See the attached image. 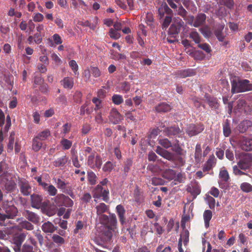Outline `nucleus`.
<instances>
[{
  "mask_svg": "<svg viewBox=\"0 0 252 252\" xmlns=\"http://www.w3.org/2000/svg\"><path fill=\"white\" fill-rule=\"evenodd\" d=\"M203 129L204 127L202 126L191 125L188 127L187 132L191 137L200 133Z\"/></svg>",
  "mask_w": 252,
  "mask_h": 252,
  "instance_id": "6e6552de",
  "label": "nucleus"
},
{
  "mask_svg": "<svg viewBox=\"0 0 252 252\" xmlns=\"http://www.w3.org/2000/svg\"><path fill=\"white\" fill-rule=\"evenodd\" d=\"M114 168V165L110 161H107L103 165L102 170L105 172H110Z\"/></svg>",
  "mask_w": 252,
  "mask_h": 252,
  "instance_id": "58836bf2",
  "label": "nucleus"
},
{
  "mask_svg": "<svg viewBox=\"0 0 252 252\" xmlns=\"http://www.w3.org/2000/svg\"><path fill=\"white\" fill-rule=\"evenodd\" d=\"M26 235L24 233H21L15 236L13 238V243L15 245L21 246L22 243L26 238Z\"/></svg>",
  "mask_w": 252,
  "mask_h": 252,
  "instance_id": "a211bd4d",
  "label": "nucleus"
},
{
  "mask_svg": "<svg viewBox=\"0 0 252 252\" xmlns=\"http://www.w3.org/2000/svg\"><path fill=\"white\" fill-rule=\"evenodd\" d=\"M241 148L245 151H249L252 150V139L243 138L240 143Z\"/></svg>",
  "mask_w": 252,
  "mask_h": 252,
  "instance_id": "9b49d317",
  "label": "nucleus"
},
{
  "mask_svg": "<svg viewBox=\"0 0 252 252\" xmlns=\"http://www.w3.org/2000/svg\"><path fill=\"white\" fill-rule=\"evenodd\" d=\"M223 134H224V136L226 137H228L230 134L231 130H230V128L229 126V125L227 123H226L223 126Z\"/></svg>",
  "mask_w": 252,
  "mask_h": 252,
  "instance_id": "69168bd1",
  "label": "nucleus"
},
{
  "mask_svg": "<svg viewBox=\"0 0 252 252\" xmlns=\"http://www.w3.org/2000/svg\"><path fill=\"white\" fill-rule=\"evenodd\" d=\"M112 100L113 102L116 105H119L124 101L122 96L117 94H114L112 96Z\"/></svg>",
  "mask_w": 252,
  "mask_h": 252,
  "instance_id": "c9c22d12",
  "label": "nucleus"
},
{
  "mask_svg": "<svg viewBox=\"0 0 252 252\" xmlns=\"http://www.w3.org/2000/svg\"><path fill=\"white\" fill-rule=\"evenodd\" d=\"M70 129V125L68 124V123H66L64 124L63 126L62 130L61 131V134L63 136H65V135L68 133Z\"/></svg>",
  "mask_w": 252,
  "mask_h": 252,
  "instance_id": "5fc2aeb1",
  "label": "nucleus"
},
{
  "mask_svg": "<svg viewBox=\"0 0 252 252\" xmlns=\"http://www.w3.org/2000/svg\"><path fill=\"white\" fill-rule=\"evenodd\" d=\"M52 40L54 41V42L57 45L61 44L63 42V40L62 39L61 37L59 34L57 33H55L52 36Z\"/></svg>",
  "mask_w": 252,
  "mask_h": 252,
  "instance_id": "603ef678",
  "label": "nucleus"
},
{
  "mask_svg": "<svg viewBox=\"0 0 252 252\" xmlns=\"http://www.w3.org/2000/svg\"><path fill=\"white\" fill-rule=\"evenodd\" d=\"M163 181L159 178L154 177L152 179V184L155 186L162 185Z\"/></svg>",
  "mask_w": 252,
  "mask_h": 252,
  "instance_id": "680f3d73",
  "label": "nucleus"
},
{
  "mask_svg": "<svg viewBox=\"0 0 252 252\" xmlns=\"http://www.w3.org/2000/svg\"><path fill=\"white\" fill-rule=\"evenodd\" d=\"M175 171L171 169L165 170L163 173V177L169 180H173L175 178Z\"/></svg>",
  "mask_w": 252,
  "mask_h": 252,
  "instance_id": "4be33fe9",
  "label": "nucleus"
},
{
  "mask_svg": "<svg viewBox=\"0 0 252 252\" xmlns=\"http://www.w3.org/2000/svg\"><path fill=\"white\" fill-rule=\"evenodd\" d=\"M1 184L4 186L7 191H11L16 188V183L10 175H5L0 176Z\"/></svg>",
  "mask_w": 252,
  "mask_h": 252,
  "instance_id": "20e7f679",
  "label": "nucleus"
},
{
  "mask_svg": "<svg viewBox=\"0 0 252 252\" xmlns=\"http://www.w3.org/2000/svg\"><path fill=\"white\" fill-rule=\"evenodd\" d=\"M33 20L35 22H40L43 21L44 19L43 15L39 13H36L34 14L33 17Z\"/></svg>",
  "mask_w": 252,
  "mask_h": 252,
  "instance_id": "6e6d98bb",
  "label": "nucleus"
},
{
  "mask_svg": "<svg viewBox=\"0 0 252 252\" xmlns=\"http://www.w3.org/2000/svg\"><path fill=\"white\" fill-rule=\"evenodd\" d=\"M31 198L32 206L35 208H39L42 201V196L38 194H32Z\"/></svg>",
  "mask_w": 252,
  "mask_h": 252,
  "instance_id": "9d476101",
  "label": "nucleus"
},
{
  "mask_svg": "<svg viewBox=\"0 0 252 252\" xmlns=\"http://www.w3.org/2000/svg\"><path fill=\"white\" fill-rule=\"evenodd\" d=\"M20 226L22 228H25L29 230H32L33 226L29 221L24 220L20 223Z\"/></svg>",
  "mask_w": 252,
  "mask_h": 252,
  "instance_id": "ea45409f",
  "label": "nucleus"
},
{
  "mask_svg": "<svg viewBox=\"0 0 252 252\" xmlns=\"http://www.w3.org/2000/svg\"><path fill=\"white\" fill-rule=\"evenodd\" d=\"M90 70L93 76L95 78L98 77L100 75V71L97 67H92Z\"/></svg>",
  "mask_w": 252,
  "mask_h": 252,
  "instance_id": "4d7b16f0",
  "label": "nucleus"
},
{
  "mask_svg": "<svg viewBox=\"0 0 252 252\" xmlns=\"http://www.w3.org/2000/svg\"><path fill=\"white\" fill-rule=\"evenodd\" d=\"M206 16L205 14L199 13L195 18L193 27H198L204 24L206 21Z\"/></svg>",
  "mask_w": 252,
  "mask_h": 252,
  "instance_id": "2eb2a0df",
  "label": "nucleus"
},
{
  "mask_svg": "<svg viewBox=\"0 0 252 252\" xmlns=\"http://www.w3.org/2000/svg\"><path fill=\"white\" fill-rule=\"evenodd\" d=\"M69 65L71 68L74 75H78L79 73L78 72V66L76 62L74 60H71L69 62Z\"/></svg>",
  "mask_w": 252,
  "mask_h": 252,
  "instance_id": "e433bc0d",
  "label": "nucleus"
},
{
  "mask_svg": "<svg viewBox=\"0 0 252 252\" xmlns=\"http://www.w3.org/2000/svg\"><path fill=\"white\" fill-rule=\"evenodd\" d=\"M56 183L59 189H65L66 188V184L63 180L59 178L57 179Z\"/></svg>",
  "mask_w": 252,
  "mask_h": 252,
  "instance_id": "052dcab7",
  "label": "nucleus"
},
{
  "mask_svg": "<svg viewBox=\"0 0 252 252\" xmlns=\"http://www.w3.org/2000/svg\"><path fill=\"white\" fill-rule=\"evenodd\" d=\"M231 92L233 94L252 90V85L248 80H233L231 82Z\"/></svg>",
  "mask_w": 252,
  "mask_h": 252,
  "instance_id": "7ed1b4c3",
  "label": "nucleus"
},
{
  "mask_svg": "<svg viewBox=\"0 0 252 252\" xmlns=\"http://www.w3.org/2000/svg\"><path fill=\"white\" fill-rule=\"evenodd\" d=\"M189 240V232L187 230L183 231L180 235L179 242L182 243L183 242L184 245H187Z\"/></svg>",
  "mask_w": 252,
  "mask_h": 252,
  "instance_id": "412c9836",
  "label": "nucleus"
},
{
  "mask_svg": "<svg viewBox=\"0 0 252 252\" xmlns=\"http://www.w3.org/2000/svg\"><path fill=\"white\" fill-rule=\"evenodd\" d=\"M52 239L54 243L59 245H62L64 243L63 238L57 234H54L52 237Z\"/></svg>",
  "mask_w": 252,
  "mask_h": 252,
  "instance_id": "4c0bfd02",
  "label": "nucleus"
},
{
  "mask_svg": "<svg viewBox=\"0 0 252 252\" xmlns=\"http://www.w3.org/2000/svg\"><path fill=\"white\" fill-rule=\"evenodd\" d=\"M62 84L63 87L66 89H71L74 85L73 79L72 78L66 77L62 81Z\"/></svg>",
  "mask_w": 252,
  "mask_h": 252,
  "instance_id": "6ab92c4d",
  "label": "nucleus"
},
{
  "mask_svg": "<svg viewBox=\"0 0 252 252\" xmlns=\"http://www.w3.org/2000/svg\"><path fill=\"white\" fill-rule=\"evenodd\" d=\"M120 89L123 93H126L129 91L130 89V85L128 82H124L122 83Z\"/></svg>",
  "mask_w": 252,
  "mask_h": 252,
  "instance_id": "c03bdc74",
  "label": "nucleus"
},
{
  "mask_svg": "<svg viewBox=\"0 0 252 252\" xmlns=\"http://www.w3.org/2000/svg\"><path fill=\"white\" fill-rule=\"evenodd\" d=\"M38 140L36 137L32 140V149L35 152L38 151L42 146V142H40Z\"/></svg>",
  "mask_w": 252,
  "mask_h": 252,
  "instance_id": "cd10ccee",
  "label": "nucleus"
},
{
  "mask_svg": "<svg viewBox=\"0 0 252 252\" xmlns=\"http://www.w3.org/2000/svg\"><path fill=\"white\" fill-rule=\"evenodd\" d=\"M172 21V17L170 16H166L162 25V29H166Z\"/></svg>",
  "mask_w": 252,
  "mask_h": 252,
  "instance_id": "3c124183",
  "label": "nucleus"
},
{
  "mask_svg": "<svg viewBox=\"0 0 252 252\" xmlns=\"http://www.w3.org/2000/svg\"><path fill=\"white\" fill-rule=\"evenodd\" d=\"M198 44V47L201 49L205 51L206 53H210L211 51L210 46L207 43L200 44V43Z\"/></svg>",
  "mask_w": 252,
  "mask_h": 252,
  "instance_id": "13d9d810",
  "label": "nucleus"
},
{
  "mask_svg": "<svg viewBox=\"0 0 252 252\" xmlns=\"http://www.w3.org/2000/svg\"><path fill=\"white\" fill-rule=\"evenodd\" d=\"M96 213L98 215L102 214L107 210V206L103 203H101L97 205L95 207Z\"/></svg>",
  "mask_w": 252,
  "mask_h": 252,
  "instance_id": "7c9ffc66",
  "label": "nucleus"
},
{
  "mask_svg": "<svg viewBox=\"0 0 252 252\" xmlns=\"http://www.w3.org/2000/svg\"><path fill=\"white\" fill-rule=\"evenodd\" d=\"M19 186L20 190L24 195H29L31 193L32 189L27 181H21Z\"/></svg>",
  "mask_w": 252,
  "mask_h": 252,
  "instance_id": "1a4fd4ad",
  "label": "nucleus"
},
{
  "mask_svg": "<svg viewBox=\"0 0 252 252\" xmlns=\"http://www.w3.org/2000/svg\"><path fill=\"white\" fill-rule=\"evenodd\" d=\"M184 178L183 175L181 173H175V178L173 180L178 183H181L184 181Z\"/></svg>",
  "mask_w": 252,
  "mask_h": 252,
  "instance_id": "0e129e2a",
  "label": "nucleus"
},
{
  "mask_svg": "<svg viewBox=\"0 0 252 252\" xmlns=\"http://www.w3.org/2000/svg\"><path fill=\"white\" fill-rule=\"evenodd\" d=\"M50 135V132L48 129H45L39 133L37 136H36L38 139L40 140H44Z\"/></svg>",
  "mask_w": 252,
  "mask_h": 252,
  "instance_id": "473e14b6",
  "label": "nucleus"
},
{
  "mask_svg": "<svg viewBox=\"0 0 252 252\" xmlns=\"http://www.w3.org/2000/svg\"><path fill=\"white\" fill-rule=\"evenodd\" d=\"M1 207L5 213H0V221L13 219L17 215L18 210L11 202L4 201L3 202Z\"/></svg>",
  "mask_w": 252,
  "mask_h": 252,
  "instance_id": "f03ea898",
  "label": "nucleus"
},
{
  "mask_svg": "<svg viewBox=\"0 0 252 252\" xmlns=\"http://www.w3.org/2000/svg\"><path fill=\"white\" fill-rule=\"evenodd\" d=\"M164 132L167 136H177L180 134L181 131L178 127L171 126L165 128L164 130Z\"/></svg>",
  "mask_w": 252,
  "mask_h": 252,
  "instance_id": "dca6fc26",
  "label": "nucleus"
},
{
  "mask_svg": "<svg viewBox=\"0 0 252 252\" xmlns=\"http://www.w3.org/2000/svg\"><path fill=\"white\" fill-rule=\"evenodd\" d=\"M189 37L196 44H199L201 41V37L195 30H193L190 32Z\"/></svg>",
  "mask_w": 252,
  "mask_h": 252,
  "instance_id": "c756f323",
  "label": "nucleus"
},
{
  "mask_svg": "<svg viewBox=\"0 0 252 252\" xmlns=\"http://www.w3.org/2000/svg\"><path fill=\"white\" fill-rule=\"evenodd\" d=\"M41 228L46 233H52L57 230V227L55 226L51 222L47 221L42 224Z\"/></svg>",
  "mask_w": 252,
  "mask_h": 252,
  "instance_id": "f8f14e48",
  "label": "nucleus"
},
{
  "mask_svg": "<svg viewBox=\"0 0 252 252\" xmlns=\"http://www.w3.org/2000/svg\"><path fill=\"white\" fill-rule=\"evenodd\" d=\"M118 31H116V30H114L111 28L109 31V35L110 36L114 39H117L119 38L121 36L120 34L118 32Z\"/></svg>",
  "mask_w": 252,
  "mask_h": 252,
  "instance_id": "8fccbe9b",
  "label": "nucleus"
},
{
  "mask_svg": "<svg viewBox=\"0 0 252 252\" xmlns=\"http://www.w3.org/2000/svg\"><path fill=\"white\" fill-rule=\"evenodd\" d=\"M212 217V212L210 210H206L204 212L203 218L205 222V225L206 228H208L209 226V221Z\"/></svg>",
  "mask_w": 252,
  "mask_h": 252,
  "instance_id": "393cba45",
  "label": "nucleus"
},
{
  "mask_svg": "<svg viewBox=\"0 0 252 252\" xmlns=\"http://www.w3.org/2000/svg\"><path fill=\"white\" fill-rule=\"evenodd\" d=\"M123 116L115 108H112L109 116L110 121L114 124L119 123L123 120Z\"/></svg>",
  "mask_w": 252,
  "mask_h": 252,
  "instance_id": "423d86ee",
  "label": "nucleus"
},
{
  "mask_svg": "<svg viewBox=\"0 0 252 252\" xmlns=\"http://www.w3.org/2000/svg\"><path fill=\"white\" fill-rule=\"evenodd\" d=\"M68 161V158L64 156L57 158L54 162V165L56 167L63 166Z\"/></svg>",
  "mask_w": 252,
  "mask_h": 252,
  "instance_id": "aec40b11",
  "label": "nucleus"
},
{
  "mask_svg": "<svg viewBox=\"0 0 252 252\" xmlns=\"http://www.w3.org/2000/svg\"><path fill=\"white\" fill-rule=\"evenodd\" d=\"M92 199V196L89 193H86L83 194L81 199L83 202L87 203L89 202Z\"/></svg>",
  "mask_w": 252,
  "mask_h": 252,
  "instance_id": "bf43d9fd",
  "label": "nucleus"
},
{
  "mask_svg": "<svg viewBox=\"0 0 252 252\" xmlns=\"http://www.w3.org/2000/svg\"><path fill=\"white\" fill-rule=\"evenodd\" d=\"M105 188L98 185L93 191V197L94 199L101 197V194Z\"/></svg>",
  "mask_w": 252,
  "mask_h": 252,
  "instance_id": "c85d7f7f",
  "label": "nucleus"
},
{
  "mask_svg": "<svg viewBox=\"0 0 252 252\" xmlns=\"http://www.w3.org/2000/svg\"><path fill=\"white\" fill-rule=\"evenodd\" d=\"M245 101L243 99H240L237 101L236 109L238 110V111H240L243 109V108L245 106Z\"/></svg>",
  "mask_w": 252,
  "mask_h": 252,
  "instance_id": "338daca9",
  "label": "nucleus"
},
{
  "mask_svg": "<svg viewBox=\"0 0 252 252\" xmlns=\"http://www.w3.org/2000/svg\"><path fill=\"white\" fill-rule=\"evenodd\" d=\"M32 247L27 244H25L23 246L22 252H33Z\"/></svg>",
  "mask_w": 252,
  "mask_h": 252,
  "instance_id": "774afa93",
  "label": "nucleus"
},
{
  "mask_svg": "<svg viewBox=\"0 0 252 252\" xmlns=\"http://www.w3.org/2000/svg\"><path fill=\"white\" fill-rule=\"evenodd\" d=\"M60 144L63 150H68L71 147L72 143L67 139L63 138L61 141Z\"/></svg>",
  "mask_w": 252,
  "mask_h": 252,
  "instance_id": "2f4dec72",
  "label": "nucleus"
},
{
  "mask_svg": "<svg viewBox=\"0 0 252 252\" xmlns=\"http://www.w3.org/2000/svg\"><path fill=\"white\" fill-rule=\"evenodd\" d=\"M240 188L242 190L245 192H250L252 191V185L247 182L242 183Z\"/></svg>",
  "mask_w": 252,
  "mask_h": 252,
  "instance_id": "72a5a7b5",
  "label": "nucleus"
},
{
  "mask_svg": "<svg viewBox=\"0 0 252 252\" xmlns=\"http://www.w3.org/2000/svg\"><path fill=\"white\" fill-rule=\"evenodd\" d=\"M242 169L240 168L238 165L233 166V173L236 176H242L243 175H247L246 173L241 171Z\"/></svg>",
  "mask_w": 252,
  "mask_h": 252,
  "instance_id": "de8ad7c7",
  "label": "nucleus"
},
{
  "mask_svg": "<svg viewBox=\"0 0 252 252\" xmlns=\"http://www.w3.org/2000/svg\"><path fill=\"white\" fill-rule=\"evenodd\" d=\"M219 177L223 182H225L229 180V176L228 173L224 167H222L220 169L219 173Z\"/></svg>",
  "mask_w": 252,
  "mask_h": 252,
  "instance_id": "b1692460",
  "label": "nucleus"
},
{
  "mask_svg": "<svg viewBox=\"0 0 252 252\" xmlns=\"http://www.w3.org/2000/svg\"><path fill=\"white\" fill-rule=\"evenodd\" d=\"M25 217L33 223H37L39 221V218L36 214L29 210H26L24 212Z\"/></svg>",
  "mask_w": 252,
  "mask_h": 252,
  "instance_id": "ddd939ff",
  "label": "nucleus"
},
{
  "mask_svg": "<svg viewBox=\"0 0 252 252\" xmlns=\"http://www.w3.org/2000/svg\"><path fill=\"white\" fill-rule=\"evenodd\" d=\"M88 179L91 185H94L96 183V176L94 172H90L88 173Z\"/></svg>",
  "mask_w": 252,
  "mask_h": 252,
  "instance_id": "a18cd8bd",
  "label": "nucleus"
},
{
  "mask_svg": "<svg viewBox=\"0 0 252 252\" xmlns=\"http://www.w3.org/2000/svg\"><path fill=\"white\" fill-rule=\"evenodd\" d=\"M195 74V72L193 69H187L180 71L179 75L180 77L185 78L189 76H191Z\"/></svg>",
  "mask_w": 252,
  "mask_h": 252,
  "instance_id": "bb28decb",
  "label": "nucleus"
},
{
  "mask_svg": "<svg viewBox=\"0 0 252 252\" xmlns=\"http://www.w3.org/2000/svg\"><path fill=\"white\" fill-rule=\"evenodd\" d=\"M180 28H181L177 26L175 24L172 23L169 29V32L171 34H177L179 32Z\"/></svg>",
  "mask_w": 252,
  "mask_h": 252,
  "instance_id": "49530a36",
  "label": "nucleus"
},
{
  "mask_svg": "<svg viewBox=\"0 0 252 252\" xmlns=\"http://www.w3.org/2000/svg\"><path fill=\"white\" fill-rule=\"evenodd\" d=\"M171 13V9L169 8L166 3L161 4L158 9V13L160 19H161L164 17L165 13L170 14Z\"/></svg>",
  "mask_w": 252,
  "mask_h": 252,
  "instance_id": "4468645a",
  "label": "nucleus"
},
{
  "mask_svg": "<svg viewBox=\"0 0 252 252\" xmlns=\"http://www.w3.org/2000/svg\"><path fill=\"white\" fill-rule=\"evenodd\" d=\"M58 198H64V200L63 202L62 205H64L67 207H71L73 204V201L68 196H65L63 194H61Z\"/></svg>",
  "mask_w": 252,
  "mask_h": 252,
  "instance_id": "a878e982",
  "label": "nucleus"
},
{
  "mask_svg": "<svg viewBox=\"0 0 252 252\" xmlns=\"http://www.w3.org/2000/svg\"><path fill=\"white\" fill-rule=\"evenodd\" d=\"M117 213L119 217L120 220L122 224H124L125 221L126 211L121 205H118L116 207Z\"/></svg>",
  "mask_w": 252,
  "mask_h": 252,
  "instance_id": "f3484780",
  "label": "nucleus"
},
{
  "mask_svg": "<svg viewBox=\"0 0 252 252\" xmlns=\"http://www.w3.org/2000/svg\"><path fill=\"white\" fill-rule=\"evenodd\" d=\"M117 223L116 215L114 214H110L107 226L102 225L104 230L101 232L105 237L104 239L105 241L110 240L112 236L116 234Z\"/></svg>",
  "mask_w": 252,
  "mask_h": 252,
  "instance_id": "f257e3e1",
  "label": "nucleus"
},
{
  "mask_svg": "<svg viewBox=\"0 0 252 252\" xmlns=\"http://www.w3.org/2000/svg\"><path fill=\"white\" fill-rule=\"evenodd\" d=\"M102 164V160L101 158L98 156H96L94 158V166L92 167V168H97L100 169Z\"/></svg>",
  "mask_w": 252,
  "mask_h": 252,
  "instance_id": "37998d69",
  "label": "nucleus"
},
{
  "mask_svg": "<svg viewBox=\"0 0 252 252\" xmlns=\"http://www.w3.org/2000/svg\"><path fill=\"white\" fill-rule=\"evenodd\" d=\"M156 152L158 154L168 160L173 161L175 159V156L173 154L162 149L159 146L157 147Z\"/></svg>",
  "mask_w": 252,
  "mask_h": 252,
  "instance_id": "0eeeda50",
  "label": "nucleus"
},
{
  "mask_svg": "<svg viewBox=\"0 0 252 252\" xmlns=\"http://www.w3.org/2000/svg\"><path fill=\"white\" fill-rule=\"evenodd\" d=\"M14 136L15 133L14 132H11L10 134L9 142L7 145L8 151H11L13 150L15 139Z\"/></svg>",
  "mask_w": 252,
  "mask_h": 252,
  "instance_id": "f704fd0d",
  "label": "nucleus"
},
{
  "mask_svg": "<svg viewBox=\"0 0 252 252\" xmlns=\"http://www.w3.org/2000/svg\"><path fill=\"white\" fill-rule=\"evenodd\" d=\"M34 41L37 44H40L42 41V36L41 33H36L34 36Z\"/></svg>",
  "mask_w": 252,
  "mask_h": 252,
  "instance_id": "e2e57ef3",
  "label": "nucleus"
},
{
  "mask_svg": "<svg viewBox=\"0 0 252 252\" xmlns=\"http://www.w3.org/2000/svg\"><path fill=\"white\" fill-rule=\"evenodd\" d=\"M156 110L159 112H165L171 109L170 105L166 103L162 102L159 104L156 108Z\"/></svg>",
  "mask_w": 252,
  "mask_h": 252,
  "instance_id": "5701e85b",
  "label": "nucleus"
},
{
  "mask_svg": "<svg viewBox=\"0 0 252 252\" xmlns=\"http://www.w3.org/2000/svg\"><path fill=\"white\" fill-rule=\"evenodd\" d=\"M92 102L95 104L94 110L95 111L100 110L102 108L101 100L97 97H94Z\"/></svg>",
  "mask_w": 252,
  "mask_h": 252,
  "instance_id": "79ce46f5",
  "label": "nucleus"
},
{
  "mask_svg": "<svg viewBox=\"0 0 252 252\" xmlns=\"http://www.w3.org/2000/svg\"><path fill=\"white\" fill-rule=\"evenodd\" d=\"M46 190L51 196H55L57 192V190L56 188L52 185L48 186Z\"/></svg>",
  "mask_w": 252,
  "mask_h": 252,
  "instance_id": "09e8293b",
  "label": "nucleus"
},
{
  "mask_svg": "<svg viewBox=\"0 0 252 252\" xmlns=\"http://www.w3.org/2000/svg\"><path fill=\"white\" fill-rule=\"evenodd\" d=\"M240 168L246 170L252 167V154H247L243 156L242 158L237 162Z\"/></svg>",
  "mask_w": 252,
  "mask_h": 252,
  "instance_id": "39448f33",
  "label": "nucleus"
},
{
  "mask_svg": "<svg viewBox=\"0 0 252 252\" xmlns=\"http://www.w3.org/2000/svg\"><path fill=\"white\" fill-rule=\"evenodd\" d=\"M173 151L176 153L178 155H183L182 149L181 148L178 144H175L172 146Z\"/></svg>",
  "mask_w": 252,
  "mask_h": 252,
  "instance_id": "864d4df0",
  "label": "nucleus"
},
{
  "mask_svg": "<svg viewBox=\"0 0 252 252\" xmlns=\"http://www.w3.org/2000/svg\"><path fill=\"white\" fill-rule=\"evenodd\" d=\"M158 142L162 146L165 148L167 149L172 147L171 143L168 139L166 138L160 139L159 140Z\"/></svg>",
  "mask_w": 252,
  "mask_h": 252,
  "instance_id": "a19ab883",
  "label": "nucleus"
}]
</instances>
